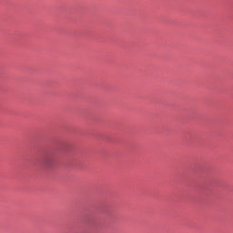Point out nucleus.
I'll use <instances>...</instances> for the list:
<instances>
[{
  "label": "nucleus",
  "instance_id": "obj_1",
  "mask_svg": "<svg viewBox=\"0 0 233 233\" xmlns=\"http://www.w3.org/2000/svg\"><path fill=\"white\" fill-rule=\"evenodd\" d=\"M44 165L46 167H52L54 165V157L47 156L44 158Z\"/></svg>",
  "mask_w": 233,
  "mask_h": 233
}]
</instances>
